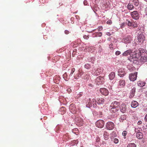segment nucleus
<instances>
[{
	"mask_svg": "<svg viewBox=\"0 0 147 147\" xmlns=\"http://www.w3.org/2000/svg\"><path fill=\"white\" fill-rule=\"evenodd\" d=\"M141 55V52L140 50L136 51L135 52L133 53V54H132V56L130 55L129 57L128 58V59L130 61L133 62L134 60H136Z\"/></svg>",
	"mask_w": 147,
	"mask_h": 147,
	"instance_id": "1",
	"label": "nucleus"
},
{
	"mask_svg": "<svg viewBox=\"0 0 147 147\" xmlns=\"http://www.w3.org/2000/svg\"><path fill=\"white\" fill-rule=\"evenodd\" d=\"M131 15L132 18L136 20L138 19L140 17V14L137 11H135L131 12Z\"/></svg>",
	"mask_w": 147,
	"mask_h": 147,
	"instance_id": "2",
	"label": "nucleus"
},
{
	"mask_svg": "<svg viewBox=\"0 0 147 147\" xmlns=\"http://www.w3.org/2000/svg\"><path fill=\"white\" fill-rule=\"evenodd\" d=\"M138 42L139 43L142 42L145 40V37L142 33L139 34L137 36Z\"/></svg>",
	"mask_w": 147,
	"mask_h": 147,
	"instance_id": "3",
	"label": "nucleus"
},
{
	"mask_svg": "<svg viewBox=\"0 0 147 147\" xmlns=\"http://www.w3.org/2000/svg\"><path fill=\"white\" fill-rule=\"evenodd\" d=\"M137 72L134 74H131L129 75V78L130 81H134L136 80L137 78Z\"/></svg>",
	"mask_w": 147,
	"mask_h": 147,
	"instance_id": "4",
	"label": "nucleus"
},
{
	"mask_svg": "<svg viewBox=\"0 0 147 147\" xmlns=\"http://www.w3.org/2000/svg\"><path fill=\"white\" fill-rule=\"evenodd\" d=\"M104 125V122L102 120H100L97 121L96 123V126L100 128H102Z\"/></svg>",
	"mask_w": 147,
	"mask_h": 147,
	"instance_id": "5",
	"label": "nucleus"
},
{
	"mask_svg": "<svg viewBox=\"0 0 147 147\" xmlns=\"http://www.w3.org/2000/svg\"><path fill=\"white\" fill-rule=\"evenodd\" d=\"M107 129L109 130L113 129L114 127V124L111 122H108L106 125Z\"/></svg>",
	"mask_w": 147,
	"mask_h": 147,
	"instance_id": "6",
	"label": "nucleus"
},
{
	"mask_svg": "<svg viewBox=\"0 0 147 147\" xmlns=\"http://www.w3.org/2000/svg\"><path fill=\"white\" fill-rule=\"evenodd\" d=\"M132 40V37L130 36H126L123 39V42L125 43H129L131 42Z\"/></svg>",
	"mask_w": 147,
	"mask_h": 147,
	"instance_id": "7",
	"label": "nucleus"
},
{
	"mask_svg": "<svg viewBox=\"0 0 147 147\" xmlns=\"http://www.w3.org/2000/svg\"><path fill=\"white\" fill-rule=\"evenodd\" d=\"M100 93L103 95L106 96L109 94V92L105 88H101L100 90Z\"/></svg>",
	"mask_w": 147,
	"mask_h": 147,
	"instance_id": "8",
	"label": "nucleus"
},
{
	"mask_svg": "<svg viewBox=\"0 0 147 147\" xmlns=\"http://www.w3.org/2000/svg\"><path fill=\"white\" fill-rule=\"evenodd\" d=\"M70 112L72 113H75L76 112V107L73 104L71 105L69 107Z\"/></svg>",
	"mask_w": 147,
	"mask_h": 147,
	"instance_id": "9",
	"label": "nucleus"
},
{
	"mask_svg": "<svg viewBox=\"0 0 147 147\" xmlns=\"http://www.w3.org/2000/svg\"><path fill=\"white\" fill-rule=\"evenodd\" d=\"M104 78L103 77L99 76L96 79V81L97 82L103 84L104 82Z\"/></svg>",
	"mask_w": 147,
	"mask_h": 147,
	"instance_id": "10",
	"label": "nucleus"
},
{
	"mask_svg": "<svg viewBox=\"0 0 147 147\" xmlns=\"http://www.w3.org/2000/svg\"><path fill=\"white\" fill-rule=\"evenodd\" d=\"M75 121L79 125H82L83 123V119L80 117L76 118L75 119Z\"/></svg>",
	"mask_w": 147,
	"mask_h": 147,
	"instance_id": "11",
	"label": "nucleus"
},
{
	"mask_svg": "<svg viewBox=\"0 0 147 147\" xmlns=\"http://www.w3.org/2000/svg\"><path fill=\"white\" fill-rule=\"evenodd\" d=\"M127 108L126 105L125 104H122L121 105L120 107V110L123 113L125 112L127 110Z\"/></svg>",
	"mask_w": 147,
	"mask_h": 147,
	"instance_id": "12",
	"label": "nucleus"
},
{
	"mask_svg": "<svg viewBox=\"0 0 147 147\" xmlns=\"http://www.w3.org/2000/svg\"><path fill=\"white\" fill-rule=\"evenodd\" d=\"M120 103L117 101H114L112 102L110 105V107H114L115 108H119Z\"/></svg>",
	"mask_w": 147,
	"mask_h": 147,
	"instance_id": "13",
	"label": "nucleus"
},
{
	"mask_svg": "<svg viewBox=\"0 0 147 147\" xmlns=\"http://www.w3.org/2000/svg\"><path fill=\"white\" fill-rule=\"evenodd\" d=\"M125 73L123 69H120L118 71V75L120 77H123Z\"/></svg>",
	"mask_w": 147,
	"mask_h": 147,
	"instance_id": "14",
	"label": "nucleus"
},
{
	"mask_svg": "<svg viewBox=\"0 0 147 147\" xmlns=\"http://www.w3.org/2000/svg\"><path fill=\"white\" fill-rule=\"evenodd\" d=\"M132 50L130 49L124 52L123 54V56H127L128 55H131V53H132Z\"/></svg>",
	"mask_w": 147,
	"mask_h": 147,
	"instance_id": "15",
	"label": "nucleus"
},
{
	"mask_svg": "<svg viewBox=\"0 0 147 147\" xmlns=\"http://www.w3.org/2000/svg\"><path fill=\"white\" fill-rule=\"evenodd\" d=\"M138 103L136 101H133L131 102V107L134 108L136 107L138 105Z\"/></svg>",
	"mask_w": 147,
	"mask_h": 147,
	"instance_id": "16",
	"label": "nucleus"
},
{
	"mask_svg": "<svg viewBox=\"0 0 147 147\" xmlns=\"http://www.w3.org/2000/svg\"><path fill=\"white\" fill-rule=\"evenodd\" d=\"M140 61L141 62L144 63L147 61V56H142L140 59Z\"/></svg>",
	"mask_w": 147,
	"mask_h": 147,
	"instance_id": "17",
	"label": "nucleus"
},
{
	"mask_svg": "<svg viewBox=\"0 0 147 147\" xmlns=\"http://www.w3.org/2000/svg\"><path fill=\"white\" fill-rule=\"evenodd\" d=\"M92 105L91 100L90 98H89L88 99L86 103V106L90 108L92 107Z\"/></svg>",
	"mask_w": 147,
	"mask_h": 147,
	"instance_id": "18",
	"label": "nucleus"
},
{
	"mask_svg": "<svg viewBox=\"0 0 147 147\" xmlns=\"http://www.w3.org/2000/svg\"><path fill=\"white\" fill-rule=\"evenodd\" d=\"M97 103L99 105L103 104L105 102V99L103 98H97Z\"/></svg>",
	"mask_w": 147,
	"mask_h": 147,
	"instance_id": "19",
	"label": "nucleus"
},
{
	"mask_svg": "<svg viewBox=\"0 0 147 147\" xmlns=\"http://www.w3.org/2000/svg\"><path fill=\"white\" fill-rule=\"evenodd\" d=\"M137 84L140 87H142L145 85L146 83L144 81H139L138 82Z\"/></svg>",
	"mask_w": 147,
	"mask_h": 147,
	"instance_id": "20",
	"label": "nucleus"
},
{
	"mask_svg": "<svg viewBox=\"0 0 147 147\" xmlns=\"http://www.w3.org/2000/svg\"><path fill=\"white\" fill-rule=\"evenodd\" d=\"M110 111L112 113H115L117 112L119 110V108H115L114 107H111Z\"/></svg>",
	"mask_w": 147,
	"mask_h": 147,
	"instance_id": "21",
	"label": "nucleus"
},
{
	"mask_svg": "<svg viewBox=\"0 0 147 147\" xmlns=\"http://www.w3.org/2000/svg\"><path fill=\"white\" fill-rule=\"evenodd\" d=\"M136 137L138 139H142L143 137V134L141 132H138L136 134Z\"/></svg>",
	"mask_w": 147,
	"mask_h": 147,
	"instance_id": "22",
	"label": "nucleus"
},
{
	"mask_svg": "<svg viewBox=\"0 0 147 147\" xmlns=\"http://www.w3.org/2000/svg\"><path fill=\"white\" fill-rule=\"evenodd\" d=\"M136 88L135 87H134L133 88H132L131 90V94L130 96V97L131 98H133L134 96Z\"/></svg>",
	"mask_w": 147,
	"mask_h": 147,
	"instance_id": "23",
	"label": "nucleus"
},
{
	"mask_svg": "<svg viewBox=\"0 0 147 147\" xmlns=\"http://www.w3.org/2000/svg\"><path fill=\"white\" fill-rule=\"evenodd\" d=\"M109 133L106 131H105L104 133V138L105 140H107L109 138Z\"/></svg>",
	"mask_w": 147,
	"mask_h": 147,
	"instance_id": "24",
	"label": "nucleus"
},
{
	"mask_svg": "<svg viewBox=\"0 0 147 147\" xmlns=\"http://www.w3.org/2000/svg\"><path fill=\"white\" fill-rule=\"evenodd\" d=\"M127 8L129 10H132L134 8L133 5L131 3H129L127 6Z\"/></svg>",
	"mask_w": 147,
	"mask_h": 147,
	"instance_id": "25",
	"label": "nucleus"
},
{
	"mask_svg": "<svg viewBox=\"0 0 147 147\" xmlns=\"http://www.w3.org/2000/svg\"><path fill=\"white\" fill-rule=\"evenodd\" d=\"M115 76V73L114 72H111L109 75V76L110 80H112L113 79Z\"/></svg>",
	"mask_w": 147,
	"mask_h": 147,
	"instance_id": "26",
	"label": "nucleus"
},
{
	"mask_svg": "<svg viewBox=\"0 0 147 147\" xmlns=\"http://www.w3.org/2000/svg\"><path fill=\"white\" fill-rule=\"evenodd\" d=\"M96 141L95 143V146L96 147L100 146V145H99V142L100 140V138L99 137H97L96 140Z\"/></svg>",
	"mask_w": 147,
	"mask_h": 147,
	"instance_id": "27",
	"label": "nucleus"
},
{
	"mask_svg": "<svg viewBox=\"0 0 147 147\" xmlns=\"http://www.w3.org/2000/svg\"><path fill=\"white\" fill-rule=\"evenodd\" d=\"M102 72V71L101 69L99 68H98L97 69V70L95 71V72H94V75H98L100 73H101Z\"/></svg>",
	"mask_w": 147,
	"mask_h": 147,
	"instance_id": "28",
	"label": "nucleus"
},
{
	"mask_svg": "<svg viewBox=\"0 0 147 147\" xmlns=\"http://www.w3.org/2000/svg\"><path fill=\"white\" fill-rule=\"evenodd\" d=\"M93 35L94 37H101L102 35V33L101 32L95 33Z\"/></svg>",
	"mask_w": 147,
	"mask_h": 147,
	"instance_id": "29",
	"label": "nucleus"
},
{
	"mask_svg": "<svg viewBox=\"0 0 147 147\" xmlns=\"http://www.w3.org/2000/svg\"><path fill=\"white\" fill-rule=\"evenodd\" d=\"M119 86L121 87H123L125 86V81L124 80H121L119 81Z\"/></svg>",
	"mask_w": 147,
	"mask_h": 147,
	"instance_id": "30",
	"label": "nucleus"
},
{
	"mask_svg": "<svg viewBox=\"0 0 147 147\" xmlns=\"http://www.w3.org/2000/svg\"><path fill=\"white\" fill-rule=\"evenodd\" d=\"M72 132L74 134L78 135L79 134V131L78 129L76 128L73 129L72 130Z\"/></svg>",
	"mask_w": 147,
	"mask_h": 147,
	"instance_id": "31",
	"label": "nucleus"
},
{
	"mask_svg": "<svg viewBox=\"0 0 147 147\" xmlns=\"http://www.w3.org/2000/svg\"><path fill=\"white\" fill-rule=\"evenodd\" d=\"M127 147H136L135 144L133 143L129 144Z\"/></svg>",
	"mask_w": 147,
	"mask_h": 147,
	"instance_id": "32",
	"label": "nucleus"
},
{
	"mask_svg": "<svg viewBox=\"0 0 147 147\" xmlns=\"http://www.w3.org/2000/svg\"><path fill=\"white\" fill-rule=\"evenodd\" d=\"M134 5L137 6L139 5V2L138 0H134L133 1Z\"/></svg>",
	"mask_w": 147,
	"mask_h": 147,
	"instance_id": "33",
	"label": "nucleus"
},
{
	"mask_svg": "<svg viewBox=\"0 0 147 147\" xmlns=\"http://www.w3.org/2000/svg\"><path fill=\"white\" fill-rule=\"evenodd\" d=\"M84 67L86 69H89L90 68L91 66L89 64L86 63Z\"/></svg>",
	"mask_w": 147,
	"mask_h": 147,
	"instance_id": "34",
	"label": "nucleus"
},
{
	"mask_svg": "<svg viewBox=\"0 0 147 147\" xmlns=\"http://www.w3.org/2000/svg\"><path fill=\"white\" fill-rule=\"evenodd\" d=\"M127 25L129 26H131L132 22H131L130 21L127 20Z\"/></svg>",
	"mask_w": 147,
	"mask_h": 147,
	"instance_id": "35",
	"label": "nucleus"
},
{
	"mask_svg": "<svg viewBox=\"0 0 147 147\" xmlns=\"http://www.w3.org/2000/svg\"><path fill=\"white\" fill-rule=\"evenodd\" d=\"M131 26L134 28H136L138 26V25L136 23L132 22Z\"/></svg>",
	"mask_w": 147,
	"mask_h": 147,
	"instance_id": "36",
	"label": "nucleus"
},
{
	"mask_svg": "<svg viewBox=\"0 0 147 147\" xmlns=\"http://www.w3.org/2000/svg\"><path fill=\"white\" fill-rule=\"evenodd\" d=\"M75 70V69L74 68H73L71 69V73H70V74L69 75V76H71L72 74L74 73V72Z\"/></svg>",
	"mask_w": 147,
	"mask_h": 147,
	"instance_id": "37",
	"label": "nucleus"
},
{
	"mask_svg": "<svg viewBox=\"0 0 147 147\" xmlns=\"http://www.w3.org/2000/svg\"><path fill=\"white\" fill-rule=\"evenodd\" d=\"M113 142L117 144L118 142V140L116 138H115L114 139Z\"/></svg>",
	"mask_w": 147,
	"mask_h": 147,
	"instance_id": "38",
	"label": "nucleus"
},
{
	"mask_svg": "<svg viewBox=\"0 0 147 147\" xmlns=\"http://www.w3.org/2000/svg\"><path fill=\"white\" fill-rule=\"evenodd\" d=\"M127 134V132L126 131H124L122 133V135L124 136H125Z\"/></svg>",
	"mask_w": 147,
	"mask_h": 147,
	"instance_id": "39",
	"label": "nucleus"
},
{
	"mask_svg": "<svg viewBox=\"0 0 147 147\" xmlns=\"http://www.w3.org/2000/svg\"><path fill=\"white\" fill-rule=\"evenodd\" d=\"M92 102L93 105H94V104L96 105V100L95 99H93L92 100Z\"/></svg>",
	"mask_w": 147,
	"mask_h": 147,
	"instance_id": "40",
	"label": "nucleus"
},
{
	"mask_svg": "<svg viewBox=\"0 0 147 147\" xmlns=\"http://www.w3.org/2000/svg\"><path fill=\"white\" fill-rule=\"evenodd\" d=\"M113 44L112 43L111 44L109 45V48L111 50H113L114 49L113 48Z\"/></svg>",
	"mask_w": 147,
	"mask_h": 147,
	"instance_id": "41",
	"label": "nucleus"
},
{
	"mask_svg": "<svg viewBox=\"0 0 147 147\" xmlns=\"http://www.w3.org/2000/svg\"><path fill=\"white\" fill-rule=\"evenodd\" d=\"M82 94H81L80 93H79V94H78V96L76 97V98H78L81 97L82 96Z\"/></svg>",
	"mask_w": 147,
	"mask_h": 147,
	"instance_id": "42",
	"label": "nucleus"
},
{
	"mask_svg": "<svg viewBox=\"0 0 147 147\" xmlns=\"http://www.w3.org/2000/svg\"><path fill=\"white\" fill-rule=\"evenodd\" d=\"M89 35H87H87H84L83 36L84 38V39H88L89 38Z\"/></svg>",
	"mask_w": 147,
	"mask_h": 147,
	"instance_id": "43",
	"label": "nucleus"
},
{
	"mask_svg": "<svg viewBox=\"0 0 147 147\" xmlns=\"http://www.w3.org/2000/svg\"><path fill=\"white\" fill-rule=\"evenodd\" d=\"M121 54V52L119 51H117L115 52V54L116 55H118Z\"/></svg>",
	"mask_w": 147,
	"mask_h": 147,
	"instance_id": "44",
	"label": "nucleus"
},
{
	"mask_svg": "<svg viewBox=\"0 0 147 147\" xmlns=\"http://www.w3.org/2000/svg\"><path fill=\"white\" fill-rule=\"evenodd\" d=\"M112 22L111 20H109L107 22V23L109 24H112Z\"/></svg>",
	"mask_w": 147,
	"mask_h": 147,
	"instance_id": "45",
	"label": "nucleus"
},
{
	"mask_svg": "<svg viewBox=\"0 0 147 147\" xmlns=\"http://www.w3.org/2000/svg\"><path fill=\"white\" fill-rule=\"evenodd\" d=\"M102 26H100L98 27V31H100L102 30Z\"/></svg>",
	"mask_w": 147,
	"mask_h": 147,
	"instance_id": "46",
	"label": "nucleus"
},
{
	"mask_svg": "<svg viewBox=\"0 0 147 147\" xmlns=\"http://www.w3.org/2000/svg\"><path fill=\"white\" fill-rule=\"evenodd\" d=\"M142 123V121L141 120H140L138 122V124L139 125H140V124H141Z\"/></svg>",
	"mask_w": 147,
	"mask_h": 147,
	"instance_id": "47",
	"label": "nucleus"
},
{
	"mask_svg": "<svg viewBox=\"0 0 147 147\" xmlns=\"http://www.w3.org/2000/svg\"><path fill=\"white\" fill-rule=\"evenodd\" d=\"M65 33L66 34H69V31L66 30L65 31Z\"/></svg>",
	"mask_w": 147,
	"mask_h": 147,
	"instance_id": "48",
	"label": "nucleus"
},
{
	"mask_svg": "<svg viewBox=\"0 0 147 147\" xmlns=\"http://www.w3.org/2000/svg\"><path fill=\"white\" fill-rule=\"evenodd\" d=\"M84 4L85 5H86L88 3L86 0H85L84 1Z\"/></svg>",
	"mask_w": 147,
	"mask_h": 147,
	"instance_id": "49",
	"label": "nucleus"
},
{
	"mask_svg": "<svg viewBox=\"0 0 147 147\" xmlns=\"http://www.w3.org/2000/svg\"><path fill=\"white\" fill-rule=\"evenodd\" d=\"M144 120L145 121H147V114L146 115L145 117Z\"/></svg>",
	"mask_w": 147,
	"mask_h": 147,
	"instance_id": "50",
	"label": "nucleus"
},
{
	"mask_svg": "<svg viewBox=\"0 0 147 147\" xmlns=\"http://www.w3.org/2000/svg\"><path fill=\"white\" fill-rule=\"evenodd\" d=\"M83 74H84V75L85 74V75H86V73H84V72H81V73H80V74H79V75L78 76H79V75H80V76H82V75H83Z\"/></svg>",
	"mask_w": 147,
	"mask_h": 147,
	"instance_id": "51",
	"label": "nucleus"
},
{
	"mask_svg": "<svg viewBox=\"0 0 147 147\" xmlns=\"http://www.w3.org/2000/svg\"><path fill=\"white\" fill-rule=\"evenodd\" d=\"M67 91L69 93L71 92V90L70 88H68L67 90Z\"/></svg>",
	"mask_w": 147,
	"mask_h": 147,
	"instance_id": "52",
	"label": "nucleus"
},
{
	"mask_svg": "<svg viewBox=\"0 0 147 147\" xmlns=\"http://www.w3.org/2000/svg\"><path fill=\"white\" fill-rule=\"evenodd\" d=\"M67 76V74L66 73H65L63 75V77L64 78L65 77Z\"/></svg>",
	"mask_w": 147,
	"mask_h": 147,
	"instance_id": "53",
	"label": "nucleus"
},
{
	"mask_svg": "<svg viewBox=\"0 0 147 147\" xmlns=\"http://www.w3.org/2000/svg\"><path fill=\"white\" fill-rule=\"evenodd\" d=\"M106 34L109 36H110L111 35V34L109 32H107Z\"/></svg>",
	"mask_w": 147,
	"mask_h": 147,
	"instance_id": "54",
	"label": "nucleus"
},
{
	"mask_svg": "<svg viewBox=\"0 0 147 147\" xmlns=\"http://www.w3.org/2000/svg\"><path fill=\"white\" fill-rule=\"evenodd\" d=\"M88 85H89V86H90L91 87L93 86L91 84H89Z\"/></svg>",
	"mask_w": 147,
	"mask_h": 147,
	"instance_id": "55",
	"label": "nucleus"
},
{
	"mask_svg": "<svg viewBox=\"0 0 147 147\" xmlns=\"http://www.w3.org/2000/svg\"><path fill=\"white\" fill-rule=\"evenodd\" d=\"M75 141L76 144H77L78 143V142L77 140H76Z\"/></svg>",
	"mask_w": 147,
	"mask_h": 147,
	"instance_id": "56",
	"label": "nucleus"
},
{
	"mask_svg": "<svg viewBox=\"0 0 147 147\" xmlns=\"http://www.w3.org/2000/svg\"><path fill=\"white\" fill-rule=\"evenodd\" d=\"M111 39V38H108L107 39L108 40H109V41Z\"/></svg>",
	"mask_w": 147,
	"mask_h": 147,
	"instance_id": "57",
	"label": "nucleus"
},
{
	"mask_svg": "<svg viewBox=\"0 0 147 147\" xmlns=\"http://www.w3.org/2000/svg\"><path fill=\"white\" fill-rule=\"evenodd\" d=\"M74 78H75V79H77V77H76V76H74Z\"/></svg>",
	"mask_w": 147,
	"mask_h": 147,
	"instance_id": "58",
	"label": "nucleus"
},
{
	"mask_svg": "<svg viewBox=\"0 0 147 147\" xmlns=\"http://www.w3.org/2000/svg\"><path fill=\"white\" fill-rule=\"evenodd\" d=\"M65 136H66L65 135V136H63V137H64V138H65Z\"/></svg>",
	"mask_w": 147,
	"mask_h": 147,
	"instance_id": "59",
	"label": "nucleus"
},
{
	"mask_svg": "<svg viewBox=\"0 0 147 147\" xmlns=\"http://www.w3.org/2000/svg\"><path fill=\"white\" fill-rule=\"evenodd\" d=\"M145 1H147V0H144Z\"/></svg>",
	"mask_w": 147,
	"mask_h": 147,
	"instance_id": "60",
	"label": "nucleus"
},
{
	"mask_svg": "<svg viewBox=\"0 0 147 147\" xmlns=\"http://www.w3.org/2000/svg\"><path fill=\"white\" fill-rule=\"evenodd\" d=\"M58 90V88H57V90H56V91H57Z\"/></svg>",
	"mask_w": 147,
	"mask_h": 147,
	"instance_id": "61",
	"label": "nucleus"
},
{
	"mask_svg": "<svg viewBox=\"0 0 147 147\" xmlns=\"http://www.w3.org/2000/svg\"><path fill=\"white\" fill-rule=\"evenodd\" d=\"M81 147H83V146H81Z\"/></svg>",
	"mask_w": 147,
	"mask_h": 147,
	"instance_id": "62",
	"label": "nucleus"
}]
</instances>
